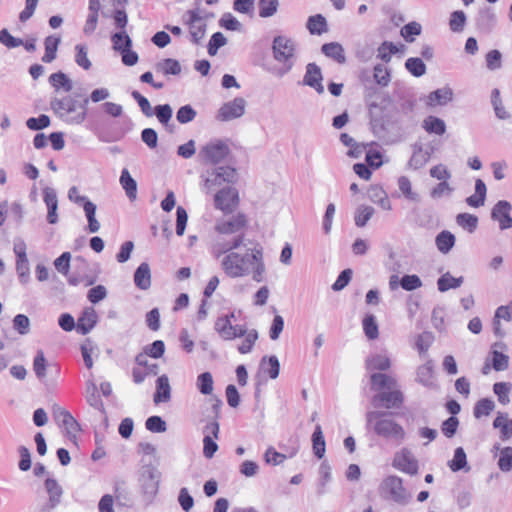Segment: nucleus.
<instances>
[{"mask_svg":"<svg viewBox=\"0 0 512 512\" xmlns=\"http://www.w3.org/2000/svg\"><path fill=\"white\" fill-rule=\"evenodd\" d=\"M245 240V235L239 234L230 244L218 242L211 245V254L228 278L251 276L255 282H263L267 274L263 248L259 244L247 247Z\"/></svg>","mask_w":512,"mask_h":512,"instance_id":"f257e3e1","label":"nucleus"},{"mask_svg":"<svg viewBox=\"0 0 512 512\" xmlns=\"http://www.w3.org/2000/svg\"><path fill=\"white\" fill-rule=\"evenodd\" d=\"M297 45L296 42L287 36L278 35L274 37L272 43L273 58L281 66L274 70L277 77H283L288 74L296 61Z\"/></svg>","mask_w":512,"mask_h":512,"instance_id":"f03ea898","label":"nucleus"},{"mask_svg":"<svg viewBox=\"0 0 512 512\" xmlns=\"http://www.w3.org/2000/svg\"><path fill=\"white\" fill-rule=\"evenodd\" d=\"M368 426H373L374 432L383 438L392 439L401 442L405 439L406 432L404 428L390 418H385L384 413L379 411H369L366 414Z\"/></svg>","mask_w":512,"mask_h":512,"instance_id":"7ed1b4c3","label":"nucleus"},{"mask_svg":"<svg viewBox=\"0 0 512 512\" xmlns=\"http://www.w3.org/2000/svg\"><path fill=\"white\" fill-rule=\"evenodd\" d=\"M89 99L86 98L81 105L82 111L76 112V100L70 97L54 98L51 100V109L54 113L69 124H81L85 121L87 113L86 106Z\"/></svg>","mask_w":512,"mask_h":512,"instance_id":"20e7f679","label":"nucleus"},{"mask_svg":"<svg viewBox=\"0 0 512 512\" xmlns=\"http://www.w3.org/2000/svg\"><path fill=\"white\" fill-rule=\"evenodd\" d=\"M245 226L246 219L241 214L229 219L218 220L214 227L217 234L213 238L211 245H216L218 242L230 244L239 234H244L242 230Z\"/></svg>","mask_w":512,"mask_h":512,"instance_id":"39448f33","label":"nucleus"},{"mask_svg":"<svg viewBox=\"0 0 512 512\" xmlns=\"http://www.w3.org/2000/svg\"><path fill=\"white\" fill-rule=\"evenodd\" d=\"M380 495L400 505H406L411 500V494L403 485L402 478L396 475L385 477L379 485Z\"/></svg>","mask_w":512,"mask_h":512,"instance_id":"423d86ee","label":"nucleus"},{"mask_svg":"<svg viewBox=\"0 0 512 512\" xmlns=\"http://www.w3.org/2000/svg\"><path fill=\"white\" fill-rule=\"evenodd\" d=\"M229 154L228 140L212 139L200 148L198 157L204 164H218L224 161Z\"/></svg>","mask_w":512,"mask_h":512,"instance_id":"0eeeda50","label":"nucleus"},{"mask_svg":"<svg viewBox=\"0 0 512 512\" xmlns=\"http://www.w3.org/2000/svg\"><path fill=\"white\" fill-rule=\"evenodd\" d=\"M202 177V190L210 193L225 183H233L236 180V170L232 167L221 166L207 171L206 175Z\"/></svg>","mask_w":512,"mask_h":512,"instance_id":"6e6552de","label":"nucleus"},{"mask_svg":"<svg viewBox=\"0 0 512 512\" xmlns=\"http://www.w3.org/2000/svg\"><path fill=\"white\" fill-rule=\"evenodd\" d=\"M160 479L161 473L156 467L146 465L141 468L139 484L147 501H151L157 495Z\"/></svg>","mask_w":512,"mask_h":512,"instance_id":"1a4fd4ad","label":"nucleus"},{"mask_svg":"<svg viewBox=\"0 0 512 512\" xmlns=\"http://www.w3.org/2000/svg\"><path fill=\"white\" fill-rule=\"evenodd\" d=\"M247 102L242 97H236L223 103L216 113V120L228 122L241 118L246 112Z\"/></svg>","mask_w":512,"mask_h":512,"instance_id":"9d476101","label":"nucleus"},{"mask_svg":"<svg viewBox=\"0 0 512 512\" xmlns=\"http://www.w3.org/2000/svg\"><path fill=\"white\" fill-rule=\"evenodd\" d=\"M392 466L398 471L408 474L416 475L419 471V462L413 452L403 447L398 450L393 457Z\"/></svg>","mask_w":512,"mask_h":512,"instance_id":"9b49d317","label":"nucleus"},{"mask_svg":"<svg viewBox=\"0 0 512 512\" xmlns=\"http://www.w3.org/2000/svg\"><path fill=\"white\" fill-rule=\"evenodd\" d=\"M512 204L507 200H499L491 209V219L498 223L501 231L512 228Z\"/></svg>","mask_w":512,"mask_h":512,"instance_id":"f8f14e48","label":"nucleus"},{"mask_svg":"<svg viewBox=\"0 0 512 512\" xmlns=\"http://www.w3.org/2000/svg\"><path fill=\"white\" fill-rule=\"evenodd\" d=\"M187 17L190 40L194 44H199L206 34V22L200 15L199 10L188 11Z\"/></svg>","mask_w":512,"mask_h":512,"instance_id":"ddd939ff","label":"nucleus"},{"mask_svg":"<svg viewBox=\"0 0 512 512\" xmlns=\"http://www.w3.org/2000/svg\"><path fill=\"white\" fill-rule=\"evenodd\" d=\"M215 207L225 213L232 212L238 205V192L235 188L227 187L218 191L214 196Z\"/></svg>","mask_w":512,"mask_h":512,"instance_id":"4468645a","label":"nucleus"},{"mask_svg":"<svg viewBox=\"0 0 512 512\" xmlns=\"http://www.w3.org/2000/svg\"><path fill=\"white\" fill-rule=\"evenodd\" d=\"M215 331L226 341L240 338L245 333V326L233 325L228 318L218 317L215 322Z\"/></svg>","mask_w":512,"mask_h":512,"instance_id":"2eb2a0df","label":"nucleus"},{"mask_svg":"<svg viewBox=\"0 0 512 512\" xmlns=\"http://www.w3.org/2000/svg\"><path fill=\"white\" fill-rule=\"evenodd\" d=\"M54 417L57 424L64 428L69 437H74L79 431V425L73 416L65 409L57 407L54 409Z\"/></svg>","mask_w":512,"mask_h":512,"instance_id":"dca6fc26","label":"nucleus"},{"mask_svg":"<svg viewBox=\"0 0 512 512\" xmlns=\"http://www.w3.org/2000/svg\"><path fill=\"white\" fill-rule=\"evenodd\" d=\"M323 76L321 68L315 63H309L306 66V72L303 78V83L316 90L318 94L324 93V86L322 84Z\"/></svg>","mask_w":512,"mask_h":512,"instance_id":"f3484780","label":"nucleus"},{"mask_svg":"<svg viewBox=\"0 0 512 512\" xmlns=\"http://www.w3.org/2000/svg\"><path fill=\"white\" fill-rule=\"evenodd\" d=\"M402 402V393L394 388L391 391L380 392L373 397V404L375 406H383L387 409L398 407Z\"/></svg>","mask_w":512,"mask_h":512,"instance_id":"a211bd4d","label":"nucleus"},{"mask_svg":"<svg viewBox=\"0 0 512 512\" xmlns=\"http://www.w3.org/2000/svg\"><path fill=\"white\" fill-rule=\"evenodd\" d=\"M45 488L49 495V500L47 506L42 508L40 512H47L54 509L61 502L63 495V489L55 479H46Z\"/></svg>","mask_w":512,"mask_h":512,"instance_id":"6ab92c4d","label":"nucleus"},{"mask_svg":"<svg viewBox=\"0 0 512 512\" xmlns=\"http://www.w3.org/2000/svg\"><path fill=\"white\" fill-rule=\"evenodd\" d=\"M43 200L47 206V221L49 224L58 222V198L56 191L51 187L43 189Z\"/></svg>","mask_w":512,"mask_h":512,"instance_id":"aec40b11","label":"nucleus"},{"mask_svg":"<svg viewBox=\"0 0 512 512\" xmlns=\"http://www.w3.org/2000/svg\"><path fill=\"white\" fill-rule=\"evenodd\" d=\"M492 451L494 457L497 458L498 468L504 473L510 472L512 470V447H501L500 444H494Z\"/></svg>","mask_w":512,"mask_h":512,"instance_id":"412c9836","label":"nucleus"},{"mask_svg":"<svg viewBox=\"0 0 512 512\" xmlns=\"http://www.w3.org/2000/svg\"><path fill=\"white\" fill-rule=\"evenodd\" d=\"M391 365L390 356L386 352L371 354L365 360V367L369 372L376 370L387 371Z\"/></svg>","mask_w":512,"mask_h":512,"instance_id":"4be33fe9","label":"nucleus"},{"mask_svg":"<svg viewBox=\"0 0 512 512\" xmlns=\"http://www.w3.org/2000/svg\"><path fill=\"white\" fill-rule=\"evenodd\" d=\"M493 428L499 430V438L502 441H509L512 438V419L508 413L498 411L493 421Z\"/></svg>","mask_w":512,"mask_h":512,"instance_id":"5701e85b","label":"nucleus"},{"mask_svg":"<svg viewBox=\"0 0 512 512\" xmlns=\"http://www.w3.org/2000/svg\"><path fill=\"white\" fill-rule=\"evenodd\" d=\"M416 381L427 388L437 387L434 377V366L431 360L417 368Z\"/></svg>","mask_w":512,"mask_h":512,"instance_id":"b1692460","label":"nucleus"},{"mask_svg":"<svg viewBox=\"0 0 512 512\" xmlns=\"http://www.w3.org/2000/svg\"><path fill=\"white\" fill-rule=\"evenodd\" d=\"M453 99V90L450 87H444L431 92L428 97L426 104L428 106H444Z\"/></svg>","mask_w":512,"mask_h":512,"instance_id":"393cba45","label":"nucleus"},{"mask_svg":"<svg viewBox=\"0 0 512 512\" xmlns=\"http://www.w3.org/2000/svg\"><path fill=\"white\" fill-rule=\"evenodd\" d=\"M97 313L93 308L86 309L78 319L77 331L82 335L89 333L97 323Z\"/></svg>","mask_w":512,"mask_h":512,"instance_id":"a878e982","label":"nucleus"},{"mask_svg":"<svg viewBox=\"0 0 512 512\" xmlns=\"http://www.w3.org/2000/svg\"><path fill=\"white\" fill-rule=\"evenodd\" d=\"M368 198L383 210L390 211L392 209V205L386 191L378 185L370 187L368 191Z\"/></svg>","mask_w":512,"mask_h":512,"instance_id":"bb28decb","label":"nucleus"},{"mask_svg":"<svg viewBox=\"0 0 512 512\" xmlns=\"http://www.w3.org/2000/svg\"><path fill=\"white\" fill-rule=\"evenodd\" d=\"M134 283L141 290H147L151 286V270L148 263H141L134 273Z\"/></svg>","mask_w":512,"mask_h":512,"instance_id":"cd10ccee","label":"nucleus"},{"mask_svg":"<svg viewBox=\"0 0 512 512\" xmlns=\"http://www.w3.org/2000/svg\"><path fill=\"white\" fill-rule=\"evenodd\" d=\"M431 157V153L425 151L421 145H414L413 154L408 162V166L414 170H418L426 165Z\"/></svg>","mask_w":512,"mask_h":512,"instance_id":"c85d7f7f","label":"nucleus"},{"mask_svg":"<svg viewBox=\"0 0 512 512\" xmlns=\"http://www.w3.org/2000/svg\"><path fill=\"white\" fill-rule=\"evenodd\" d=\"M171 397V387L166 375H161L156 381L155 403L167 402Z\"/></svg>","mask_w":512,"mask_h":512,"instance_id":"c756f323","label":"nucleus"},{"mask_svg":"<svg viewBox=\"0 0 512 512\" xmlns=\"http://www.w3.org/2000/svg\"><path fill=\"white\" fill-rule=\"evenodd\" d=\"M322 53L335 60L336 62L343 64L346 62V56L342 45L338 42L326 43L321 48Z\"/></svg>","mask_w":512,"mask_h":512,"instance_id":"7c9ffc66","label":"nucleus"},{"mask_svg":"<svg viewBox=\"0 0 512 512\" xmlns=\"http://www.w3.org/2000/svg\"><path fill=\"white\" fill-rule=\"evenodd\" d=\"M370 381L374 390L393 389L397 384L395 378L384 373H372Z\"/></svg>","mask_w":512,"mask_h":512,"instance_id":"2f4dec72","label":"nucleus"},{"mask_svg":"<svg viewBox=\"0 0 512 512\" xmlns=\"http://www.w3.org/2000/svg\"><path fill=\"white\" fill-rule=\"evenodd\" d=\"M119 181L129 200H135L137 198V183L127 169L122 170Z\"/></svg>","mask_w":512,"mask_h":512,"instance_id":"473e14b6","label":"nucleus"},{"mask_svg":"<svg viewBox=\"0 0 512 512\" xmlns=\"http://www.w3.org/2000/svg\"><path fill=\"white\" fill-rule=\"evenodd\" d=\"M306 27L312 35H322L328 31L326 18L321 14L310 16Z\"/></svg>","mask_w":512,"mask_h":512,"instance_id":"72a5a7b5","label":"nucleus"},{"mask_svg":"<svg viewBox=\"0 0 512 512\" xmlns=\"http://www.w3.org/2000/svg\"><path fill=\"white\" fill-rule=\"evenodd\" d=\"M312 448L314 455L318 459H322L324 457L326 452V443L320 425H316L314 432L312 434Z\"/></svg>","mask_w":512,"mask_h":512,"instance_id":"f704fd0d","label":"nucleus"},{"mask_svg":"<svg viewBox=\"0 0 512 512\" xmlns=\"http://www.w3.org/2000/svg\"><path fill=\"white\" fill-rule=\"evenodd\" d=\"M463 281L464 278L462 276L456 278L449 272H446L437 280V287L440 292H446L450 289L459 288Z\"/></svg>","mask_w":512,"mask_h":512,"instance_id":"c9c22d12","label":"nucleus"},{"mask_svg":"<svg viewBox=\"0 0 512 512\" xmlns=\"http://www.w3.org/2000/svg\"><path fill=\"white\" fill-rule=\"evenodd\" d=\"M422 126L430 134L443 135L446 132L445 122L436 116L426 117L423 120Z\"/></svg>","mask_w":512,"mask_h":512,"instance_id":"e433bc0d","label":"nucleus"},{"mask_svg":"<svg viewBox=\"0 0 512 512\" xmlns=\"http://www.w3.org/2000/svg\"><path fill=\"white\" fill-rule=\"evenodd\" d=\"M260 369L267 373L271 379H276L280 372V363L276 356L263 357L260 362Z\"/></svg>","mask_w":512,"mask_h":512,"instance_id":"4c0bfd02","label":"nucleus"},{"mask_svg":"<svg viewBox=\"0 0 512 512\" xmlns=\"http://www.w3.org/2000/svg\"><path fill=\"white\" fill-rule=\"evenodd\" d=\"M435 243L441 253L447 254L455 244V236L449 231H442L436 236Z\"/></svg>","mask_w":512,"mask_h":512,"instance_id":"58836bf2","label":"nucleus"},{"mask_svg":"<svg viewBox=\"0 0 512 512\" xmlns=\"http://www.w3.org/2000/svg\"><path fill=\"white\" fill-rule=\"evenodd\" d=\"M60 43V37L48 36L45 39V53L42 57V61L45 63H51L55 58Z\"/></svg>","mask_w":512,"mask_h":512,"instance_id":"ea45409f","label":"nucleus"},{"mask_svg":"<svg viewBox=\"0 0 512 512\" xmlns=\"http://www.w3.org/2000/svg\"><path fill=\"white\" fill-rule=\"evenodd\" d=\"M375 210L369 205H359L354 213V221L357 227H364L374 215Z\"/></svg>","mask_w":512,"mask_h":512,"instance_id":"a19ab883","label":"nucleus"},{"mask_svg":"<svg viewBox=\"0 0 512 512\" xmlns=\"http://www.w3.org/2000/svg\"><path fill=\"white\" fill-rule=\"evenodd\" d=\"M157 72H161L164 75H178L181 73L180 63L171 58L164 59L155 65Z\"/></svg>","mask_w":512,"mask_h":512,"instance_id":"79ce46f5","label":"nucleus"},{"mask_svg":"<svg viewBox=\"0 0 512 512\" xmlns=\"http://www.w3.org/2000/svg\"><path fill=\"white\" fill-rule=\"evenodd\" d=\"M83 209L88 221V229L91 233H96L100 229V223L96 219V205L91 201H85Z\"/></svg>","mask_w":512,"mask_h":512,"instance_id":"37998d69","label":"nucleus"},{"mask_svg":"<svg viewBox=\"0 0 512 512\" xmlns=\"http://www.w3.org/2000/svg\"><path fill=\"white\" fill-rule=\"evenodd\" d=\"M49 82L56 91L63 89L65 92H69L73 88L72 81L63 72L51 74Z\"/></svg>","mask_w":512,"mask_h":512,"instance_id":"c03bdc74","label":"nucleus"},{"mask_svg":"<svg viewBox=\"0 0 512 512\" xmlns=\"http://www.w3.org/2000/svg\"><path fill=\"white\" fill-rule=\"evenodd\" d=\"M244 340L238 346V351L241 354H247L252 351L256 341L258 340V332L255 329L247 330L245 327V333L243 334Z\"/></svg>","mask_w":512,"mask_h":512,"instance_id":"a18cd8bd","label":"nucleus"},{"mask_svg":"<svg viewBox=\"0 0 512 512\" xmlns=\"http://www.w3.org/2000/svg\"><path fill=\"white\" fill-rule=\"evenodd\" d=\"M512 390V384L510 382H496L493 385V392L497 396L498 401L502 405L510 403V392Z\"/></svg>","mask_w":512,"mask_h":512,"instance_id":"49530a36","label":"nucleus"},{"mask_svg":"<svg viewBox=\"0 0 512 512\" xmlns=\"http://www.w3.org/2000/svg\"><path fill=\"white\" fill-rule=\"evenodd\" d=\"M467 465H468L467 456H466L464 449L462 447L456 448L454 451V456H453L452 460H450L448 462L449 468L453 472H457V471L465 469V468H467V470H469V467H467Z\"/></svg>","mask_w":512,"mask_h":512,"instance_id":"de8ad7c7","label":"nucleus"},{"mask_svg":"<svg viewBox=\"0 0 512 512\" xmlns=\"http://www.w3.org/2000/svg\"><path fill=\"white\" fill-rule=\"evenodd\" d=\"M466 21V14L462 10H456L450 14L449 28L452 32L460 33L464 30Z\"/></svg>","mask_w":512,"mask_h":512,"instance_id":"09e8293b","label":"nucleus"},{"mask_svg":"<svg viewBox=\"0 0 512 512\" xmlns=\"http://www.w3.org/2000/svg\"><path fill=\"white\" fill-rule=\"evenodd\" d=\"M456 223L464 230L472 233L478 225V218L469 213H460L456 216Z\"/></svg>","mask_w":512,"mask_h":512,"instance_id":"8fccbe9b","label":"nucleus"},{"mask_svg":"<svg viewBox=\"0 0 512 512\" xmlns=\"http://www.w3.org/2000/svg\"><path fill=\"white\" fill-rule=\"evenodd\" d=\"M111 41L113 44L114 50L121 52L126 50L127 48H131L132 40L126 33V31H119L112 35Z\"/></svg>","mask_w":512,"mask_h":512,"instance_id":"3c124183","label":"nucleus"},{"mask_svg":"<svg viewBox=\"0 0 512 512\" xmlns=\"http://www.w3.org/2000/svg\"><path fill=\"white\" fill-rule=\"evenodd\" d=\"M491 102L497 118L501 120H506L510 118L509 112L505 109L502 103V100L500 98V91L498 89H493L491 94Z\"/></svg>","mask_w":512,"mask_h":512,"instance_id":"603ef678","label":"nucleus"},{"mask_svg":"<svg viewBox=\"0 0 512 512\" xmlns=\"http://www.w3.org/2000/svg\"><path fill=\"white\" fill-rule=\"evenodd\" d=\"M405 68L415 77H421L426 73V65L422 59L417 57L408 58Z\"/></svg>","mask_w":512,"mask_h":512,"instance_id":"864d4df0","label":"nucleus"},{"mask_svg":"<svg viewBox=\"0 0 512 512\" xmlns=\"http://www.w3.org/2000/svg\"><path fill=\"white\" fill-rule=\"evenodd\" d=\"M259 16L268 18L273 16L279 7V0H259Z\"/></svg>","mask_w":512,"mask_h":512,"instance_id":"5fc2aeb1","label":"nucleus"},{"mask_svg":"<svg viewBox=\"0 0 512 512\" xmlns=\"http://www.w3.org/2000/svg\"><path fill=\"white\" fill-rule=\"evenodd\" d=\"M213 384V377L210 372H204L197 377V388L204 395L213 392Z\"/></svg>","mask_w":512,"mask_h":512,"instance_id":"6e6d98bb","label":"nucleus"},{"mask_svg":"<svg viewBox=\"0 0 512 512\" xmlns=\"http://www.w3.org/2000/svg\"><path fill=\"white\" fill-rule=\"evenodd\" d=\"M495 408V403L489 399L484 398L479 400L474 408V416L480 418L481 416L489 415Z\"/></svg>","mask_w":512,"mask_h":512,"instance_id":"4d7b16f0","label":"nucleus"},{"mask_svg":"<svg viewBox=\"0 0 512 512\" xmlns=\"http://www.w3.org/2000/svg\"><path fill=\"white\" fill-rule=\"evenodd\" d=\"M75 50H76L75 62L77 63V65L82 67L84 70H89L92 66V63L88 58L87 47L84 45L78 44V45H76Z\"/></svg>","mask_w":512,"mask_h":512,"instance_id":"13d9d810","label":"nucleus"},{"mask_svg":"<svg viewBox=\"0 0 512 512\" xmlns=\"http://www.w3.org/2000/svg\"><path fill=\"white\" fill-rule=\"evenodd\" d=\"M319 485H318V494L323 495L326 492V485L329 483L331 479L330 467L327 463L323 462L319 467Z\"/></svg>","mask_w":512,"mask_h":512,"instance_id":"bf43d9fd","label":"nucleus"},{"mask_svg":"<svg viewBox=\"0 0 512 512\" xmlns=\"http://www.w3.org/2000/svg\"><path fill=\"white\" fill-rule=\"evenodd\" d=\"M147 430L153 433H163L167 430L166 422L159 416H151L145 422Z\"/></svg>","mask_w":512,"mask_h":512,"instance_id":"052dcab7","label":"nucleus"},{"mask_svg":"<svg viewBox=\"0 0 512 512\" xmlns=\"http://www.w3.org/2000/svg\"><path fill=\"white\" fill-rule=\"evenodd\" d=\"M363 329L365 335L369 339H376L378 337V325L376 323L375 317L373 315H367L363 319Z\"/></svg>","mask_w":512,"mask_h":512,"instance_id":"680f3d73","label":"nucleus"},{"mask_svg":"<svg viewBox=\"0 0 512 512\" xmlns=\"http://www.w3.org/2000/svg\"><path fill=\"white\" fill-rule=\"evenodd\" d=\"M196 115L197 113L191 105H184L178 109L176 118L179 123L187 124L193 121Z\"/></svg>","mask_w":512,"mask_h":512,"instance_id":"e2e57ef3","label":"nucleus"},{"mask_svg":"<svg viewBox=\"0 0 512 512\" xmlns=\"http://www.w3.org/2000/svg\"><path fill=\"white\" fill-rule=\"evenodd\" d=\"M13 328L20 334L26 335L30 331V320L24 314H17L13 319Z\"/></svg>","mask_w":512,"mask_h":512,"instance_id":"0e129e2a","label":"nucleus"},{"mask_svg":"<svg viewBox=\"0 0 512 512\" xmlns=\"http://www.w3.org/2000/svg\"><path fill=\"white\" fill-rule=\"evenodd\" d=\"M227 39L221 32H216L212 35L209 43H208V53L211 56L217 54V51L220 47L226 45Z\"/></svg>","mask_w":512,"mask_h":512,"instance_id":"69168bd1","label":"nucleus"},{"mask_svg":"<svg viewBox=\"0 0 512 512\" xmlns=\"http://www.w3.org/2000/svg\"><path fill=\"white\" fill-rule=\"evenodd\" d=\"M153 112L156 115L158 121L163 125L168 124V122L172 118L173 113L172 108L169 104L158 105L155 107Z\"/></svg>","mask_w":512,"mask_h":512,"instance_id":"338daca9","label":"nucleus"},{"mask_svg":"<svg viewBox=\"0 0 512 512\" xmlns=\"http://www.w3.org/2000/svg\"><path fill=\"white\" fill-rule=\"evenodd\" d=\"M434 341V337L430 332L421 333L416 340V348L420 354H424L428 351Z\"/></svg>","mask_w":512,"mask_h":512,"instance_id":"774afa93","label":"nucleus"}]
</instances>
